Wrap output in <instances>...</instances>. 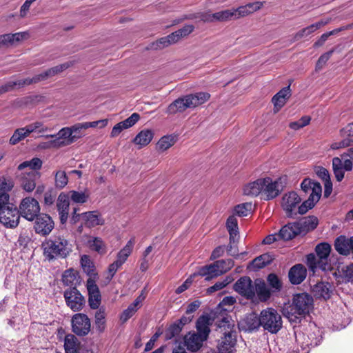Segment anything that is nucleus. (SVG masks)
Listing matches in <instances>:
<instances>
[{
    "label": "nucleus",
    "instance_id": "1",
    "mask_svg": "<svg viewBox=\"0 0 353 353\" xmlns=\"http://www.w3.org/2000/svg\"><path fill=\"white\" fill-rule=\"evenodd\" d=\"M216 330L220 334L218 341L219 353H232L236 344L237 331L232 317L223 314L215 319Z\"/></svg>",
    "mask_w": 353,
    "mask_h": 353
},
{
    "label": "nucleus",
    "instance_id": "2",
    "mask_svg": "<svg viewBox=\"0 0 353 353\" xmlns=\"http://www.w3.org/2000/svg\"><path fill=\"white\" fill-rule=\"evenodd\" d=\"M314 300L307 293H300L293 296L291 303L285 305L283 314L290 321L295 322L299 316L309 314L313 309Z\"/></svg>",
    "mask_w": 353,
    "mask_h": 353
},
{
    "label": "nucleus",
    "instance_id": "3",
    "mask_svg": "<svg viewBox=\"0 0 353 353\" xmlns=\"http://www.w3.org/2000/svg\"><path fill=\"white\" fill-rule=\"evenodd\" d=\"M71 65H72V62H65L64 63L49 68L46 71L39 74L35 75L32 78H26L23 80H18L15 81H8L0 86V94L13 90L16 86H18V88H20L24 87L25 85H29L39 83L48 77H53L63 72V70L70 68Z\"/></svg>",
    "mask_w": 353,
    "mask_h": 353
},
{
    "label": "nucleus",
    "instance_id": "4",
    "mask_svg": "<svg viewBox=\"0 0 353 353\" xmlns=\"http://www.w3.org/2000/svg\"><path fill=\"white\" fill-rule=\"evenodd\" d=\"M210 97V94L206 92L186 94L171 103L166 110V113L174 114L177 112H183L188 108H194L205 103Z\"/></svg>",
    "mask_w": 353,
    "mask_h": 353
},
{
    "label": "nucleus",
    "instance_id": "5",
    "mask_svg": "<svg viewBox=\"0 0 353 353\" xmlns=\"http://www.w3.org/2000/svg\"><path fill=\"white\" fill-rule=\"evenodd\" d=\"M314 254H309L307 256V265L313 272L317 268L326 271L331 268L329 263V256L331 252V246L327 243H321L316 246Z\"/></svg>",
    "mask_w": 353,
    "mask_h": 353
},
{
    "label": "nucleus",
    "instance_id": "6",
    "mask_svg": "<svg viewBox=\"0 0 353 353\" xmlns=\"http://www.w3.org/2000/svg\"><path fill=\"white\" fill-rule=\"evenodd\" d=\"M19 214L27 221H52L50 215L40 214L39 202L34 198L26 197L23 199L19 205Z\"/></svg>",
    "mask_w": 353,
    "mask_h": 353
},
{
    "label": "nucleus",
    "instance_id": "7",
    "mask_svg": "<svg viewBox=\"0 0 353 353\" xmlns=\"http://www.w3.org/2000/svg\"><path fill=\"white\" fill-rule=\"evenodd\" d=\"M68 241L59 237L54 240L49 239L42 243L43 255L49 261L57 257L65 258L69 254Z\"/></svg>",
    "mask_w": 353,
    "mask_h": 353
},
{
    "label": "nucleus",
    "instance_id": "8",
    "mask_svg": "<svg viewBox=\"0 0 353 353\" xmlns=\"http://www.w3.org/2000/svg\"><path fill=\"white\" fill-rule=\"evenodd\" d=\"M261 327L270 332L276 334L282 327L281 316L273 308H268L261 312Z\"/></svg>",
    "mask_w": 353,
    "mask_h": 353
},
{
    "label": "nucleus",
    "instance_id": "9",
    "mask_svg": "<svg viewBox=\"0 0 353 353\" xmlns=\"http://www.w3.org/2000/svg\"><path fill=\"white\" fill-rule=\"evenodd\" d=\"M286 177H279L275 181L270 177L262 178L263 181L262 198L269 201L276 198L283 190L286 184Z\"/></svg>",
    "mask_w": 353,
    "mask_h": 353
},
{
    "label": "nucleus",
    "instance_id": "10",
    "mask_svg": "<svg viewBox=\"0 0 353 353\" xmlns=\"http://www.w3.org/2000/svg\"><path fill=\"white\" fill-rule=\"evenodd\" d=\"M350 154H353V148L348 150V153L345 152L342 154L341 158L334 157L332 159L333 172L336 181L339 182L343 179L345 171H351L352 170V161L349 159H346Z\"/></svg>",
    "mask_w": 353,
    "mask_h": 353
},
{
    "label": "nucleus",
    "instance_id": "11",
    "mask_svg": "<svg viewBox=\"0 0 353 353\" xmlns=\"http://www.w3.org/2000/svg\"><path fill=\"white\" fill-rule=\"evenodd\" d=\"M66 305L73 312H79L85 305V297L75 287L69 288L63 292Z\"/></svg>",
    "mask_w": 353,
    "mask_h": 353
},
{
    "label": "nucleus",
    "instance_id": "12",
    "mask_svg": "<svg viewBox=\"0 0 353 353\" xmlns=\"http://www.w3.org/2000/svg\"><path fill=\"white\" fill-rule=\"evenodd\" d=\"M71 323L72 332L78 336H85L90 331V321L85 314H75L72 318Z\"/></svg>",
    "mask_w": 353,
    "mask_h": 353
},
{
    "label": "nucleus",
    "instance_id": "13",
    "mask_svg": "<svg viewBox=\"0 0 353 353\" xmlns=\"http://www.w3.org/2000/svg\"><path fill=\"white\" fill-rule=\"evenodd\" d=\"M301 197L294 191L285 194L282 198V207L286 212L288 218L294 219V215L296 214L295 212L296 205L301 202Z\"/></svg>",
    "mask_w": 353,
    "mask_h": 353
},
{
    "label": "nucleus",
    "instance_id": "14",
    "mask_svg": "<svg viewBox=\"0 0 353 353\" xmlns=\"http://www.w3.org/2000/svg\"><path fill=\"white\" fill-rule=\"evenodd\" d=\"M234 290L248 299L254 297V285L248 276H243L236 281L234 285Z\"/></svg>",
    "mask_w": 353,
    "mask_h": 353
},
{
    "label": "nucleus",
    "instance_id": "15",
    "mask_svg": "<svg viewBox=\"0 0 353 353\" xmlns=\"http://www.w3.org/2000/svg\"><path fill=\"white\" fill-rule=\"evenodd\" d=\"M86 288L88 292L89 306L91 309H97L101 304V295L94 278L90 277L87 280Z\"/></svg>",
    "mask_w": 353,
    "mask_h": 353
},
{
    "label": "nucleus",
    "instance_id": "16",
    "mask_svg": "<svg viewBox=\"0 0 353 353\" xmlns=\"http://www.w3.org/2000/svg\"><path fill=\"white\" fill-rule=\"evenodd\" d=\"M303 229V222H288V224L280 230L278 236L281 239L289 241L301 234Z\"/></svg>",
    "mask_w": 353,
    "mask_h": 353
},
{
    "label": "nucleus",
    "instance_id": "17",
    "mask_svg": "<svg viewBox=\"0 0 353 353\" xmlns=\"http://www.w3.org/2000/svg\"><path fill=\"white\" fill-rule=\"evenodd\" d=\"M41 178L39 172H23L20 177V185L23 190L31 192L36 188L37 181Z\"/></svg>",
    "mask_w": 353,
    "mask_h": 353
},
{
    "label": "nucleus",
    "instance_id": "18",
    "mask_svg": "<svg viewBox=\"0 0 353 353\" xmlns=\"http://www.w3.org/2000/svg\"><path fill=\"white\" fill-rule=\"evenodd\" d=\"M19 221V209L9 201L0 202V221Z\"/></svg>",
    "mask_w": 353,
    "mask_h": 353
},
{
    "label": "nucleus",
    "instance_id": "19",
    "mask_svg": "<svg viewBox=\"0 0 353 353\" xmlns=\"http://www.w3.org/2000/svg\"><path fill=\"white\" fill-rule=\"evenodd\" d=\"M340 134L342 137H344V139L341 141L333 143L331 145L332 150L345 148L353 145V139L350 138L353 137V122L342 128L340 130Z\"/></svg>",
    "mask_w": 353,
    "mask_h": 353
},
{
    "label": "nucleus",
    "instance_id": "20",
    "mask_svg": "<svg viewBox=\"0 0 353 353\" xmlns=\"http://www.w3.org/2000/svg\"><path fill=\"white\" fill-rule=\"evenodd\" d=\"M260 326H261V314L258 316L254 312L246 315L239 323V328L245 332H252Z\"/></svg>",
    "mask_w": 353,
    "mask_h": 353
},
{
    "label": "nucleus",
    "instance_id": "21",
    "mask_svg": "<svg viewBox=\"0 0 353 353\" xmlns=\"http://www.w3.org/2000/svg\"><path fill=\"white\" fill-rule=\"evenodd\" d=\"M263 3L261 1H255L249 3L245 6H241L236 9H232L234 12V19H238L241 17L248 16L253 12L260 10Z\"/></svg>",
    "mask_w": 353,
    "mask_h": 353
},
{
    "label": "nucleus",
    "instance_id": "22",
    "mask_svg": "<svg viewBox=\"0 0 353 353\" xmlns=\"http://www.w3.org/2000/svg\"><path fill=\"white\" fill-rule=\"evenodd\" d=\"M290 96V85L279 90L272 99V102L274 104V112H278L285 105Z\"/></svg>",
    "mask_w": 353,
    "mask_h": 353
},
{
    "label": "nucleus",
    "instance_id": "23",
    "mask_svg": "<svg viewBox=\"0 0 353 353\" xmlns=\"http://www.w3.org/2000/svg\"><path fill=\"white\" fill-rule=\"evenodd\" d=\"M140 119V115L138 113H133L130 117L127 118L123 121L117 123L112 128L110 137H116L125 129H128L133 126Z\"/></svg>",
    "mask_w": 353,
    "mask_h": 353
},
{
    "label": "nucleus",
    "instance_id": "24",
    "mask_svg": "<svg viewBox=\"0 0 353 353\" xmlns=\"http://www.w3.org/2000/svg\"><path fill=\"white\" fill-rule=\"evenodd\" d=\"M334 248L341 255L347 256L351 251L353 253V236L351 238L345 236L337 237L334 241Z\"/></svg>",
    "mask_w": 353,
    "mask_h": 353
},
{
    "label": "nucleus",
    "instance_id": "25",
    "mask_svg": "<svg viewBox=\"0 0 353 353\" xmlns=\"http://www.w3.org/2000/svg\"><path fill=\"white\" fill-rule=\"evenodd\" d=\"M307 270L302 264H296L292 267L288 273L290 281L294 285L300 284L305 279Z\"/></svg>",
    "mask_w": 353,
    "mask_h": 353
},
{
    "label": "nucleus",
    "instance_id": "26",
    "mask_svg": "<svg viewBox=\"0 0 353 353\" xmlns=\"http://www.w3.org/2000/svg\"><path fill=\"white\" fill-rule=\"evenodd\" d=\"M331 285L328 282H319L312 287V292L316 299H329L332 293Z\"/></svg>",
    "mask_w": 353,
    "mask_h": 353
},
{
    "label": "nucleus",
    "instance_id": "27",
    "mask_svg": "<svg viewBox=\"0 0 353 353\" xmlns=\"http://www.w3.org/2000/svg\"><path fill=\"white\" fill-rule=\"evenodd\" d=\"M206 339H203L196 332L189 333L184 338L185 345L188 350L196 352L199 350L203 345V342Z\"/></svg>",
    "mask_w": 353,
    "mask_h": 353
},
{
    "label": "nucleus",
    "instance_id": "28",
    "mask_svg": "<svg viewBox=\"0 0 353 353\" xmlns=\"http://www.w3.org/2000/svg\"><path fill=\"white\" fill-rule=\"evenodd\" d=\"M252 212V204L246 202L236 205L232 210V214L228 216L226 221H236V216L239 217L247 216Z\"/></svg>",
    "mask_w": 353,
    "mask_h": 353
},
{
    "label": "nucleus",
    "instance_id": "29",
    "mask_svg": "<svg viewBox=\"0 0 353 353\" xmlns=\"http://www.w3.org/2000/svg\"><path fill=\"white\" fill-rule=\"evenodd\" d=\"M212 324V320L206 315L200 316L196 323L197 333L204 339H207L210 332V325Z\"/></svg>",
    "mask_w": 353,
    "mask_h": 353
},
{
    "label": "nucleus",
    "instance_id": "30",
    "mask_svg": "<svg viewBox=\"0 0 353 353\" xmlns=\"http://www.w3.org/2000/svg\"><path fill=\"white\" fill-rule=\"evenodd\" d=\"M320 190L316 194L318 200L320 199L321 193H322V187L320 183L315 181L314 180H312L310 178H305L303 180V181L301 183V190L305 192V194L310 193L309 198H311L312 196H314V190L318 188Z\"/></svg>",
    "mask_w": 353,
    "mask_h": 353
},
{
    "label": "nucleus",
    "instance_id": "31",
    "mask_svg": "<svg viewBox=\"0 0 353 353\" xmlns=\"http://www.w3.org/2000/svg\"><path fill=\"white\" fill-rule=\"evenodd\" d=\"M70 206L69 196L61 193L58 197L57 207L60 221H67Z\"/></svg>",
    "mask_w": 353,
    "mask_h": 353
},
{
    "label": "nucleus",
    "instance_id": "32",
    "mask_svg": "<svg viewBox=\"0 0 353 353\" xmlns=\"http://www.w3.org/2000/svg\"><path fill=\"white\" fill-rule=\"evenodd\" d=\"M262 178L258 179L253 182L247 183L243 187V194L247 196H256L259 194L262 196L263 185Z\"/></svg>",
    "mask_w": 353,
    "mask_h": 353
},
{
    "label": "nucleus",
    "instance_id": "33",
    "mask_svg": "<svg viewBox=\"0 0 353 353\" xmlns=\"http://www.w3.org/2000/svg\"><path fill=\"white\" fill-rule=\"evenodd\" d=\"M154 137V133L152 130L143 129L140 131L137 136L133 139L132 142L138 145L139 148H141L144 146L148 145Z\"/></svg>",
    "mask_w": 353,
    "mask_h": 353
},
{
    "label": "nucleus",
    "instance_id": "34",
    "mask_svg": "<svg viewBox=\"0 0 353 353\" xmlns=\"http://www.w3.org/2000/svg\"><path fill=\"white\" fill-rule=\"evenodd\" d=\"M78 209L74 208L72 212V221H99L100 213L99 211H90L77 213Z\"/></svg>",
    "mask_w": 353,
    "mask_h": 353
},
{
    "label": "nucleus",
    "instance_id": "35",
    "mask_svg": "<svg viewBox=\"0 0 353 353\" xmlns=\"http://www.w3.org/2000/svg\"><path fill=\"white\" fill-rule=\"evenodd\" d=\"M14 187V183L10 179L6 177L0 178V202L9 201L10 195L8 192Z\"/></svg>",
    "mask_w": 353,
    "mask_h": 353
},
{
    "label": "nucleus",
    "instance_id": "36",
    "mask_svg": "<svg viewBox=\"0 0 353 353\" xmlns=\"http://www.w3.org/2000/svg\"><path fill=\"white\" fill-rule=\"evenodd\" d=\"M217 272H219L218 268L215 264V262L201 267L197 273H194L193 276L199 275L201 276H205L206 281H210L213 278L217 277L221 274H218Z\"/></svg>",
    "mask_w": 353,
    "mask_h": 353
},
{
    "label": "nucleus",
    "instance_id": "37",
    "mask_svg": "<svg viewBox=\"0 0 353 353\" xmlns=\"http://www.w3.org/2000/svg\"><path fill=\"white\" fill-rule=\"evenodd\" d=\"M57 136L59 137V139H61L67 143V144H70L75 141L77 139L81 137V134H74L72 135V131L71 130L70 128L65 127L61 128L59 132L57 134H50L46 136V138L48 137H57Z\"/></svg>",
    "mask_w": 353,
    "mask_h": 353
},
{
    "label": "nucleus",
    "instance_id": "38",
    "mask_svg": "<svg viewBox=\"0 0 353 353\" xmlns=\"http://www.w3.org/2000/svg\"><path fill=\"white\" fill-rule=\"evenodd\" d=\"M256 293L259 299L266 301L271 296V291L267 287L265 283L261 280H256L254 285V294Z\"/></svg>",
    "mask_w": 353,
    "mask_h": 353
},
{
    "label": "nucleus",
    "instance_id": "39",
    "mask_svg": "<svg viewBox=\"0 0 353 353\" xmlns=\"http://www.w3.org/2000/svg\"><path fill=\"white\" fill-rule=\"evenodd\" d=\"M307 337V339L303 342V346L304 345L309 348L319 345L323 339L321 332L316 327L314 328V330L310 332Z\"/></svg>",
    "mask_w": 353,
    "mask_h": 353
},
{
    "label": "nucleus",
    "instance_id": "40",
    "mask_svg": "<svg viewBox=\"0 0 353 353\" xmlns=\"http://www.w3.org/2000/svg\"><path fill=\"white\" fill-rule=\"evenodd\" d=\"M80 343L77 338L73 334H67L64 340L65 353H79Z\"/></svg>",
    "mask_w": 353,
    "mask_h": 353
},
{
    "label": "nucleus",
    "instance_id": "41",
    "mask_svg": "<svg viewBox=\"0 0 353 353\" xmlns=\"http://www.w3.org/2000/svg\"><path fill=\"white\" fill-rule=\"evenodd\" d=\"M272 260V256L269 254H261L250 262L248 268L252 267L254 270H256L270 264Z\"/></svg>",
    "mask_w": 353,
    "mask_h": 353
},
{
    "label": "nucleus",
    "instance_id": "42",
    "mask_svg": "<svg viewBox=\"0 0 353 353\" xmlns=\"http://www.w3.org/2000/svg\"><path fill=\"white\" fill-rule=\"evenodd\" d=\"M134 243V239L132 238L129 240L125 247L119 252L116 260L118 263L123 265L126 261L128 257L132 253Z\"/></svg>",
    "mask_w": 353,
    "mask_h": 353
},
{
    "label": "nucleus",
    "instance_id": "43",
    "mask_svg": "<svg viewBox=\"0 0 353 353\" xmlns=\"http://www.w3.org/2000/svg\"><path fill=\"white\" fill-rule=\"evenodd\" d=\"M88 246L92 251L97 252L99 254L106 252V247L104 242L99 237H92L88 241Z\"/></svg>",
    "mask_w": 353,
    "mask_h": 353
},
{
    "label": "nucleus",
    "instance_id": "44",
    "mask_svg": "<svg viewBox=\"0 0 353 353\" xmlns=\"http://www.w3.org/2000/svg\"><path fill=\"white\" fill-rule=\"evenodd\" d=\"M54 228V222H35L34 229L37 234L43 236L48 235Z\"/></svg>",
    "mask_w": 353,
    "mask_h": 353
},
{
    "label": "nucleus",
    "instance_id": "45",
    "mask_svg": "<svg viewBox=\"0 0 353 353\" xmlns=\"http://www.w3.org/2000/svg\"><path fill=\"white\" fill-rule=\"evenodd\" d=\"M314 190V196H312L311 198H308L307 200H305L299 208H298V213L300 214H305L308 210L312 209L316 203L319 201L318 197H317V192L320 190L319 188Z\"/></svg>",
    "mask_w": 353,
    "mask_h": 353
},
{
    "label": "nucleus",
    "instance_id": "46",
    "mask_svg": "<svg viewBox=\"0 0 353 353\" xmlns=\"http://www.w3.org/2000/svg\"><path fill=\"white\" fill-rule=\"evenodd\" d=\"M43 165V162L41 159L38 157H34L30 161H25L20 163L18 165L17 169L19 170H22L25 168H29L31 169V171L39 172V170L41 168Z\"/></svg>",
    "mask_w": 353,
    "mask_h": 353
},
{
    "label": "nucleus",
    "instance_id": "47",
    "mask_svg": "<svg viewBox=\"0 0 353 353\" xmlns=\"http://www.w3.org/2000/svg\"><path fill=\"white\" fill-rule=\"evenodd\" d=\"M238 222H226V228L230 234L231 243H238L239 241V230Z\"/></svg>",
    "mask_w": 353,
    "mask_h": 353
},
{
    "label": "nucleus",
    "instance_id": "48",
    "mask_svg": "<svg viewBox=\"0 0 353 353\" xmlns=\"http://www.w3.org/2000/svg\"><path fill=\"white\" fill-rule=\"evenodd\" d=\"M81 264L83 271L90 277H95L97 274L94 272V265L88 255H83L81 258Z\"/></svg>",
    "mask_w": 353,
    "mask_h": 353
},
{
    "label": "nucleus",
    "instance_id": "49",
    "mask_svg": "<svg viewBox=\"0 0 353 353\" xmlns=\"http://www.w3.org/2000/svg\"><path fill=\"white\" fill-rule=\"evenodd\" d=\"M105 312L103 307H101L95 314V325L97 329L100 332H103L105 327Z\"/></svg>",
    "mask_w": 353,
    "mask_h": 353
},
{
    "label": "nucleus",
    "instance_id": "50",
    "mask_svg": "<svg viewBox=\"0 0 353 353\" xmlns=\"http://www.w3.org/2000/svg\"><path fill=\"white\" fill-rule=\"evenodd\" d=\"M214 22H223L234 19V12L231 10H224L213 13Z\"/></svg>",
    "mask_w": 353,
    "mask_h": 353
},
{
    "label": "nucleus",
    "instance_id": "51",
    "mask_svg": "<svg viewBox=\"0 0 353 353\" xmlns=\"http://www.w3.org/2000/svg\"><path fill=\"white\" fill-rule=\"evenodd\" d=\"M216 268L219 269L218 274H223L230 270L234 266V261L232 259H221L215 261Z\"/></svg>",
    "mask_w": 353,
    "mask_h": 353
},
{
    "label": "nucleus",
    "instance_id": "52",
    "mask_svg": "<svg viewBox=\"0 0 353 353\" xmlns=\"http://www.w3.org/2000/svg\"><path fill=\"white\" fill-rule=\"evenodd\" d=\"M183 327H181L176 321L170 325L165 330V336L166 340H170L178 336L181 333Z\"/></svg>",
    "mask_w": 353,
    "mask_h": 353
},
{
    "label": "nucleus",
    "instance_id": "53",
    "mask_svg": "<svg viewBox=\"0 0 353 353\" xmlns=\"http://www.w3.org/2000/svg\"><path fill=\"white\" fill-rule=\"evenodd\" d=\"M176 140L172 136H163L157 143V148L159 150L165 151L172 146Z\"/></svg>",
    "mask_w": 353,
    "mask_h": 353
},
{
    "label": "nucleus",
    "instance_id": "54",
    "mask_svg": "<svg viewBox=\"0 0 353 353\" xmlns=\"http://www.w3.org/2000/svg\"><path fill=\"white\" fill-rule=\"evenodd\" d=\"M268 283L272 288V292H279L281 290L282 283L278 276L274 273H271L268 276Z\"/></svg>",
    "mask_w": 353,
    "mask_h": 353
},
{
    "label": "nucleus",
    "instance_id": "55",
    "mask_svg": "<svg viewBox=\"0 0 353 353\" xmlns=\"http://www.w3.org/2000/svg\"><path fill=\"white\" fill-rule=\"evenodd\" d=\"M77 280V273L72 269L65 270L62 276V282L65 285L72 286Z\"/></svg>",
    "mask_w": 353,
    "mask_h": 353
},
{
    "label": "nucleus",
    "instance_id": "56",
    "mask_svg": "<svg viewBox=\"0 0 353 353\" xmlns=\"http://www.w3.org/2000/svg\"><path fill=\"white\" fill-rule=\"evenodd\" d=\"M26 137H28V135L25 133L23 128H17L14 130L13 134L10 137L9 143L12 145H17Z\"/></svg>",
    "mask_w": 353,
    "mask_h": 353
},
{
    "label": "nucleus",
    "instance_id": "57",
    "mask_svg": "<svg viewBox=\"0 0 353 353\" xmlns=\"http://www.w3.org/2000/svg\"><path fill=\"white\" fill-rule=\"evenodd\" d=\"M68 182V179L65 171H57L55 174V186L57 188H63Z\"/></svg>",
    "mask_w": 353,
    "mask_h": 353
},
{
    "label": "nucleus",
    "instance_id": "58",
    "mask_svg": "<svg viewBox=\"0 0 353 353\" xmlns=\"http://www.w3.org/2000/svg\"><path fill=\"white\" fill-rule=\"evenodd\" d=\"M70 199L77 203H84L87 201L89 195L83 192L72 190L69 192Z\"/></svg>",
    "mask_w": 353,
    "mask_h": 353
},
{
    "label": "nucleus",
    "instance_id": "59",
    "mask_svg": "<svg viewBox=\"0 0 353 353\" xmlns=\"http://www.w3.org/2000/svg\"><path fill=\"white\" fill-rule=\"evenodd\" d=\"M333 52L334 50H331L320 56L316 63V70H320L323 68V67L325 65L327 61L330 59Z\"/></svg>",
    "mask_w": 353,
    "mask_h": 353
},
{
    "label": "nucleus",
    "instance_id": "60",
    "mask_svg": "<svg viewBox=\"0 0 353 353\" xmlns=\"http://www.w3.org/2000/svg\"><path fill=\"white\" fill-rule=\"evenodd\" d=\"M93 123H94L85 122V123H76V124L73 125L72 126L70 127V129L72 131V135L81 134V137L82 136V134L81 132V130L88 129L90 127H91L92 125H94Z\"/></svg>",
    "mask_w": 353,
    "mask_h": 353
},
{
    "label": "nucleus",
    "instance_id": "61",
    "mask_svg": "<svg viewBox=\"0 0 353 353\" xmlns=\"http://www.w3.org/2000/svg\"><path fill=\"white\" fill-rule=\"evenodd\" d=\"M314 31L313 28H312L311 25L304 28L299 31H298L296 34H294L292 41H296L301 39V38L308 36L310 34L313 33Z\"/></svg>",
    "mask_w": 353,
    "mask_h": 353
},
{
    "label": "nucleus",
    "instance_id": "62",
    "mask_svg": "<svg viewBox=\"0 0 353 353\" xmlns=\"http://www.w3.org/2000/svg\"><path fill=\"white\" fill-rule=\"evenodd\" d=\"M29 34L27 32H17L14 34L9 33L10 39V45H12L15 41L19 42L28 39Z\"/></svg>",
    "mask_w": 353,
    "mask_h": 353
},
{
    "label": "nucleus",
    "instance_id": "63",
    "mask_svg": "<svg viewBox=\"0 0 353 353\" xmlns=\"http://www.w3.org/2000/svg\"><path fill=\"white\" fill-rule=\"evenodd\" d=\"M172 44L170 41V39L168 38V35L167 37H162L157 40L156 43H153L152 44L151 48L152 49H158V48H162L164 47H167L169 45Z\"/></svg>",
    "mask_w": 353,
    "mask_h": 353
},
{
    "label": "nucleus",
    "instance_id": "64",
    "mask_svg": "<svg viewBox=\"0 0 353 353\" xmlns=\"http://www.w3.org/2000/svg\"><path fill=\"white\" fill-rule=\"evenodd\" d=\"M137 312V309H134L132 305H129L121 314L120 320L122 323L126 322L130 318H131Z\"/></svg>",
    "mask_w": 353,
    "mask_h": 353
}]
</instances>
